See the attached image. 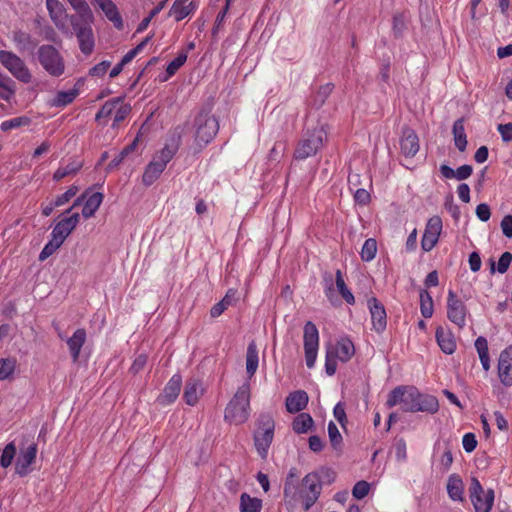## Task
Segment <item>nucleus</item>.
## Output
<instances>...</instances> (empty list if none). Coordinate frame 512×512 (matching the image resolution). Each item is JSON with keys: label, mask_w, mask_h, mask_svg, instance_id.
I'll return each instance as SVG.
<instances>
[{"label": "nucleus", "mask_w": 512, "mask_h": 512, "mask_svg": "<svg viewBox=\"0 0 512 512\" xmlns=\"http://www.w3.org/2000/svg\"><path fill=\"white\" fill-rule=\"evenodd\" d=\"M386 405L388 408L399 405L403 412H426L434 414L439 409L435 396L422 394L414 386H397L388 395Z\"/></svg>", "instance_id": "obj_1"}, {"label": "nucleus", "mask_w": 512, "mask_h": 512, "mask_svg": "<svg viewBox=\"0 0 512 512\" xmlns=\"http://www.w3.org/2000/svg\"><path fill=\"white\" fill-rule=\"evenodd\" d=\"M181 132L179 127L175 128L164 147L153 155L152 160L145 167L142 175V183L145 186L149 187L155 183L165 170L167 164L176 155L181 144Z\"/></svg>", "instance_id": "obj_2"}, {"label": "nucleus", "mask_w": 512, "mask_h": 512, "mask_svg": "<svg viewBox=\"0 0 512 512\" xmlns=\"http://www.w3.org/2000/svg\"><path fill=\"white\" fill-rule=\"evenodd\" d=\"M250 384L245 382L238 387L233 397L228 402L224 411L225 422L233 425H241L250 417Z\"/></svg>", "instance_id": "obj_3"}, {"label": "nucleus", "mask_w": 512, "mask_h": 512, "mask_svg": "<svg viewBox=\"0 0 512 512\" xmlns=\"http://www.w3.org/2000/svg\"><path fill=\"white\" fill-rule=\"evenodd\" d=\"M326 137L327 133L323 125L306 131L296 145L293 154L294 158L296 160H305L316 155L322 149Z\"/></svg>", "instance_id": "obj_4"}, {"label": "nucleus", "mask_w": 512, "mask_h": 512, "mask_svg": "<svg viewBox=\"0 0 512 512\" xmlns=\"http://www.w3.org/2000/svg\"><path fill=\"white\" fill-rule=\"evenodd\" d=\"M275 421L269 413H262L257 419V429L254 432V446L261 459L268 456L274 438Z\"/></svg>", "instance_id": "obj_5"}, {"label": "nucleus", "mask_w": 512, "mask_h": 512, "mask_svg": "<svg viewBox=\"0 0 512 512\" xmlns=\"http://www.w3.org/2000/svg\"><path fill=\"white\" fill-rule=\"evenodd\" d=\"M195 127V152H199L214 139L219 130V123L214 116L201 112L195 118Z\"/></svg>", "instance_id": "obj_6"}, {"label": "nucleus", "mask_w": 512, "mask_h": 512, "mask_svg": "<svg viewBox=\"0 0 512 512\" xmlns=\"http://www.w3.org/2000/svg\"><path fill=\"white\" fill-rule=\"evenodd\" d=\"M38 60L43 69L53 77H60L65 71V63L60 52L50 44L38 48Z\"/></svg>", "instance_id": "obj_7"}, {"label": "nucleus", "mask_w": 512, "mask_h": 512, "mask_svg": "<svg viewBox=\"0 0 512 512\" xmlns=\"http://www.w3.org/2000/svg\"><path fill=\"white\" fill-rule=\"evenodd\" d=\"M93 21L94 17L90 19L70 18L69 21L78 40L79 48L85 55L92 54L95 46V38L92 30Z\"/></svg>", "instance_id": "obj_8"}, {"label": "nucleus", "mask_w": 512, "mask_h": 512, "mask_svg": "<svg viewBox=\"0 0 512 512\" xmlns=\"http://www.w3.org/2000/svg\"><path fill=\"white\" fill-rule=\"evenodd\" d=\"M322 491L321 479L318 473H308L298 488L299 498L302 500L303 508L308 511L318 500Z\"/></svg>", "instance_id": "obj_9"}, {"label": "nucleus", "mask_w": 512, "mask_h": 512, "mask_svg": "<svg viewBox=\"0 0 512 512\" xmlns=\"http://www.w3.org/2000/svg\"><path fill=\"white\" fill-rule=\"evenodd\" d=\"M0 63L19 81L29 83L32 74L25 62L15 53L7 50H0Z\"/></svg>", "instance_id": "obj_10"}, {"label": "nucleus", "mask_w": 512, "mask_h": 512, "mask_svg": "<svg viewBox=\"0 0 512 512\" xmlns=\"http://www.w3.org/2000/svg\"><path fill=\"white\" fill-rule=\"evenodd\" d=\"M303 345L306 365L308 368H313L319 349V331L312 321H307L304 325Z\"/></svg>", "instance_id": "obj_11"}, {"label": "nucleus", "mask_w": 512, "mask_h": 512, "mask_svg": "<svg viewBox=\"0 0 512 512\" xmlns=\"http://www.w3.org/2000/svg\"><path fill=\"white\" fill-rule=\"evenodd\" d=\"M470 499L476 512H490L494 503V491L483 490L480 482L473 478L470 485Z\"/></svg>", "instance_id": "obj_12"}, {"label": "nucleus", "mask_w": 512, "mask_h": 512, "mask_svg": "<svg viewBox=\"0 0 512 512\" xmlns=\"http://www.w3.org/2000/svg\"><path fill=\"white\" fill-rule=\"evenodd\" d=\"M467 308L464 302L456 295L453 290L448 291L447 295V317L448 319L462 329L466 325Z\"/></svg>", "instance_id": "obj_13"}, {"label": "nucleus", "mask_w": 512, "mask_h": 512, "mask_svg": "<svg viewBox=\"0 0 512 512\" xmlns=\"http://www.w3.org/2000/svg\"><path fill=\"white\" fill-rule=\"evenodd\" d=\"M442 219L440 216H433L428 219L421 239V247L425 252L431 251L438 243L442 231Z\"/></svg>", "instance_id": "obj_14"}, {"label": "nucleus", "mask_w": 512, "mask_h": 512, "mask_svg": "<svg viewBox=\"0 0 512 512\" xmlns=\"http://www.w3.org/2000/svg\"><path fill=\"white\" fill-rule=\"evenodd\" d=\"M181 386V375L174 374L165 385L163 393L157 397V402L162 406L174 403L180 394Z\"/></svg>", "instance_id": "obj_15"}, {"label": "nucleus", "mask_w": 512, "mask_h": 512, "mask_svg": "<svg viewBox=\"0 0 512 512\" xmlns=\"http://www.w3.org/2000/svg\"><path fill=\"white\" fill-rule=\"evenodd\" d=\"M372 327L377 333H382L387 326V314L384 306L375 298L368 300Z\"/></svg>", "instance_id": "obj_16"}, {"label": "nucleus", "mask_w": 512, "mask_h": 512, "mask_svg": "<svg viewBox=\"0 0 512 512\" xmlns=\"http://www.w3.org/2000/svg\"><path fill=\"white\" fill-rule=\"evenodd\" d=\"M400 151L406 158L414 157L419 151V138L416 132L411 128H404L399 141Z\"/></svg>", "instance_id": "obj_17"}, {"label": "nucleus", "mask_w": 512, "mask_h": 512, "mask_svg": "<svg viewBox=\"0 0 512 512\" xmlns=\"http://www.w3.org/2000/svg\"><path fill=\"white\" fill-rule=\"evenodd\" d=\"M80 221L79 213L75 212L69 217L61 219L53 228L51 236L64 243L66 238L73 232Z\"/></svg>", "instance_id": "obj_18"}, {"label": "nucleus", "mask_w": 512, "mask_h": 512, "mask_svg": "<svg viewBox=\"0 0 512 512\" xmlns=\"http://www.w3.org/2000/svg\"><path fill=\"white\" fill-rule=\"evenodd\" d=\"M46 7L55 26L62 32H67V19L70 16L67 15L63 4L59 0H46Z\"/></svg>", "instance_id": "obj_19"}, {"label": "nucleus", "mask_w": 512, "mask_h": 512, "mask_svg": "<svg viewBox=\"0 0 512 512\" xmlns=\"http://www.w3.org/2000/svg\"><path fill=\"white\" fill-rule=\"evenodd\" d=\"M498 376L505 386H512V345L504 349L498 361Z\"/></svg>", "instance_id": "obj_20"}, {"label": "nucleus", "mask_w": 512, "mask_h": 512, "mask_svg": "<svg viewBox=\"0 0 512 512\" xmlns=\"http://www.w3.org/2000/svg\"><path fill=\"white\" fill-rule=\"evenodd\" d=\"M327 351L332 352V355L339 361L346 363L354 356L355 347L349 338L342 337L335 345L328 347Z\"/></svg>", "instance_id": "obj_21"}, {"label": "nucleus", "mask_w": 512, "mask_h": 512, "mask_svg": "<svg viewBox=\"0 0 512 512\" xmlns=\"http://www.w3.org/2000/svg\"><path fill=\"white\" fill-rule=\"evenodd\" d=\"M36 455L37 446L34 443L21 451L15 467V471L19 476H26L30 472L29 467L35 461Z\"/></svg>", "instance_id": "obj_22"}, {"label": "nucleus", "mask_w": 512, "mask_h": 512, "mask_svg": "<svg viewBox=\"0 0 512 512\" xmlns=\"http://www.w3.org/2000/svg\"><path fill=\"white\" fill-rule=\"evenodd\" d=\"M435 338L443 353L451 355L455 352L457 348L456 339L450 329L439 326L436 329Z\"/></svg>", "instance_id": "obj_23"}, {"label": "nucleus", "mask_w": 512, "mask_h": 512, "mask_svg": "<svg viewBox=\"0 0 512 512\" xmlns=\"http://www.w3.org/2000/svg\"><path fill=\"white\" fill-rule=\"evenodd\" d=\"M203 393L202 382L199 379L190 378L186 381L183 399L187 405L195 406Z\"/></svg>", "instance_id": "obj_24"}, {"label": "nucleus", "mask_w": 512, "mask_h": 512, "mask_svg": "<svg viewBox=\"0 0 512 512\" xmlns=\"http://www.w3.org/2000/svg\"><path fill=\"white\" fill-rule=\"evenodd\" d=\"M87 340L86 330L83 328L77 329L71 337L66 340L70 356L73 362H77L80 356L82 347Z\"/></svg>", "instance_id": "obj_25"}, {"label": "nucleus", "mask_w": 512, "mask_h": 512, "mask_svg": "<svg viewBox=\"0 0 512 512\" xmlns=\"http://www.w3.org/2000/svg\"><path fill=\"white\" fill-rule=\"evenodd\" d=\"M308 395L303 390H297L290 393L286 398V409L289 413H298L306 408L308 404Z\"/></svg>", "instance_id": "obj_26"}, {"label": "nucleus", "mask_w": 512, "mask_h": 512, "mask_svg": "<svg viewBox=\"0 0 512 512\" xmlns=\"http://www.w3.org/2000/svg\"><path fill=\"white\" fill-rule=\"evenodd\" d=\"M96 3L117 29L123 28L122 17L112 0H96Z\"/></svg>", "instance_id": "obj_27"}, {"label": "nucleus", "mask_w": 512, "mask_h": 512, "mask_svg": "<svg viewBox=\"0 0 512 512\" xmlns=\"http://www.w3.org/2000/svg\"><path fill=\"white\" fill-rule=\"evenodd\" d=\"M299 475H300L299 470L296 467L290 468V470L287 474V477L285 479L284 489H283L284 497L286 499L289 498L290 500H293V501L296 500L297 495H298V487H299V484H298Z\"/></svg>", "instance_id": "obj_28"}, {"label": "nucleus", "mask_w": 512, "mask_h": 512, "mask_svg": "<svg viewBox=\"0 0 512 512\" xmlns=\"http://www.w3.org/2000/svg\"><path fill=\"white\" fill-rule=\"evenodd\" d=\"M83 167L82 161L78 159H72L68 163L63 164L58 167V169L53 174V180L58 182L65 177L76 175Z\"/></svg>", "instance_id": "obj_29"}, {"label": "nucleus", "mask_w": 512, "mask_h": 512, "mask_svg": "<svg viewBox=\"0 0 512 512\" xmlns=\"http://www.w3.org/2000/svg\"><path fill=\"white\" fill-rule=\"evenodd\" d=\"M447 492L453 501H463L464 484L457 474H452L448 478Z\"/></svg>", "instance_id": "obj_30"}, {"label": "nucleus", "mask_w": 512, "mask_h": 512, "mask_svg": "<svg viewBox=\"0 0 512 512\" xmlns=\"http://www.w3.org/2000/svg\"><path fill=\"white\" fill-rule=\"evenodd\" d=\"M104 195L100 192H94L91 195L86 197L84 202V206L82 209V215L85 219L91 218L94 216L98 208L100 207L103 201Z\"/></svg>", "instance_id": "obj_31"}, {"label": "nucleus", "mask_w": 512, "mask_h": 512, "mask_svg": "<svg viewBox=\"0 0 512 512\" xmlns=\"http://www.w3.org/2000/svg\"><path fill=\"white\" fill-rule=\"evenodd\" d=\"M198 5L195 1H190L185 4H173L170 8L169 15L173 16L177 22H180L187 16L194 14Z\"/></svg>", "instance_id": "obj_32"}, {"label": "nucleus", "mask_w": 512, "mask_h": 512, "mask_svg": "<svg viewBox=\"0 0 512 512\" xmlns=\"http://www.w3.org/2000/svg\"><path fill=\"white\" fill-rule=\"evenodd\" d=\"M455 146L459 151L463 152L467 147V136L464 127V118L457 119L452 127Z\"/></svg>", "instance_id": "obj_33"}, {"label": "nucleus", "mask_w": 512, "mask_h": 512, "mask_svg": "<svg viewBox=\"0 0 512 512\" xmlns=\"http://www.w3.org/2000/svg\"><path fill=\"white\" fill-rule=\"evenodd\" d=\"M259 356L255 342H250L246 352V372L249 378L253 377L258 369Z\"/></svg>", "instance_id": "obj_34"}, {"label": "nucleus", "mask_w": 512, "mask_h": 512, "mask_svg": "<svg viewBox=\"0 0 512 512\" xmlns=\"http://www.w3.org/2000/svg\"><path fill=\"white\" fill-rule=\"evenodd\" d=\"M12 40L20 52L33 49L36 46V42L32 36L22 30L14 31Z\"/></svg>", "instance_id": "obj_35"}, {"label": "nucleus", "mask_w": 512, "mask_h": 512, "mask_svg": "<svg viewBox=\"0 0 512 512\" xmlns=\"http://www.w3.org/2000/svg\"><path fill=\"white\" fill-rule=\"evenodd\" d=\"M335 286L343 298V300L349 304L354 305L355 304V297L351 290L348 288V286L345 283L344 276L341 272V270H337L335 273Z\"/></svg>", "instance_id": "obj_36"}, {"label": "nucleus", "mask_w": 512, "mask_h": 512, "mask_svg": "<svg viewBox=\"0 0 512 512\" xmlns=\"http://www.w3.org/2000/svg\"><path fill=\"white\" fill-rule=\"evenodd\" d=\"M79 91L76 88H73L68 91H58L53 99L51 100V106L54 107H65L71 104L75 98L78 96Z\"/></svg>", "instance_id": "obj_37"}, {"label": "nucleus", "mask_w": 512, "mask_h": 512, "mask_svg": "<svg viewBox=\"0 0 512 512\" xmlns=\"http://www.w3.org/2000/svg\"><path fill=\"white\" fill-rule=\"evenodd\" d=\"M240 512H261L262 500L251 497L248 493H242L240 496Z\"/></svg>", "instance_id": "obj_38"}, {"label": "nucleus", "mask_w": 512, "mask_h": 512, "mask_svg": "<svg viewBox=\"0 0 512 512\" xmlns=\"http://www.w3.org/2000/svg\"><path fill=\"white\" fill-rule=\"evenodd\" d=\"M313 418L308 413L298 414L292 422L293 431L297 434L307 433L313 426Z\"/></svg>", "instance_id": "obj_39"}, {"label": "nucleus", "mask_w": 512, "mask_h": 512, "mask_svg": "<svg viewBox=\"0 0 512 512\" xmlns=\"http://www.w3.org/2000/svg\"><path fill=\"white\" fill-rule=\"evenodd\" d=\"M17 367V359L15 357H7L0 359V381L11 380Z\"/></svg>", "instance_id": "obj_40"}, {"label": "nucleus", "mask_w": 512, "mask_h": 512, "mask_svg": "<svg viewBox=\"0 0 512 512\" xmlns=\"http://www.w3.org/2000/svg\"><path fill=\"white\" fill-rule=\"evenodd\" d=\"M475 348L478 352L483 369L485 371H488L490 368V358H489L488 342H487L486 338L479 336L475 340Z\"/></svg>", "instance_id": "obj_41"}, {"label": "nucleus", "mask_w": 512, "mask_h": 512, "mask_svg": "<svg viewBox=\"0 0 512 512\" xmlns=\"http://www.w3.org/2000/svg\"><path fill=\"white\" fill-rule=\"evenodd\" d=\"M72 8L76 11V15H71L70 18H93V12L85 0H67Z\"/></svg>", "instance_id": "obj_42"}, {"label": "nucleus", "mask_w": 512, "mask_h": 512, "mask_svg": "<svg viewBox=\"0 0 512 512\" xmlns=\"http://www.w3.org/2000/svg\"><path fill=\"white\" fill-rule=\"evenodd\" d=\"M324 294L331 305L337 306L339 304L336 290L333 283V277L330 273H325L323 276Z\"/></svg>", "instance_id": "obj_43"}, {"label": "nucleus", "mask_w": 512, "mask_h": 512, "mask_svg": "<svg viewBox=\"0 0 512 512\" xmlns=\"http://www.w3.org/2000/svg\"><path fill=\"white\" fill-rule=\"evenodd\" d=\"M121 103L122 97H116L106 101L104 105L101 107V109L97 112L95 120L100 121L103 118L109 117L110 115H112L117 106Z\"/></svg>", "instance_id": "obj_44"}, {"label": "nucleus", "mask_w": 512, "mask_h": 512, "mask_svg": "<svg viewBox=\"0 0 512 512\" xmlns=\"http://www.w3.org/2000/svg\"><path fill=\"white\" fill-rule=\"evenodd\" d=\"M30 123L31 119L29 117L19 116L3 121L0 125V128L3 132H8L12 129L28 126Z\"/></svg>", "instance_id": "obj_45"}, {"label": "nucleus", "mask_w": 512, "mask_h": 512, "mask_svg": "<svg viewBox=\"0 0 512 512\" xmlns=\"http://www.w3.org/2000/svg\"><path fill=\"white\" fill-rule=\"evenodd\" d=\"M376 253L377 241L374 238L365 240L360 252L361 259L365 262H370L375 258Z\"/></svg>", "instance_id": "obj_46"}, {"label": "nucleus", "mask_w": 512, "mask_h": 512, "mask_svg": "<svg viewBox=\"0 0 512 512\" xmlns=\"http://www.w3.org/2000/svg\"><path fill=\"white\" fill-rule=\"evenodd\" d=\"M433 299L429 292L422 290L420 292V310L424 318H431L433 315Z\"/></svg>", "instance_id": "obj_47"}, {"label": "nucleus", "mask_w": 512, "mask_h": 512, "mask_svg": "<svg viewBox=\"0 0 512 512\" xmlns=\"http://www.w3.org/2000/svg\"><path fill=\"white\" fill-rule=\"evenodd\" d=\"M16 455V446L14 442L8 443L4 449L2 450V454L0 457V465L3 468H8Z\"/></svg>", "instance_id": "obj_48"}, {"label": "nucleus", "mask_w": 512, "mask_h": 512, "mask_svg": "<svg viewBox=\"0 0 512 512\" xmlns=\"http://www.w3.org/2000/svg\"><path fill=\"white\" fill-rule=\"evenodd\" d=\"M63 243L60 242L58 239L51 236V239L46 243L44 248L39 254V260L44 261L51 255H53L62 245Z\"/></svg>", "instance_id": "obj_49"}, {"label": "nucleus", "mask_w": 512, "mask_h": 512, "mask_svg": "<svg viewBox=\"0 0 512 512\" xmlns=\"http://www.w3.org/2000/svg\"><path fill=\"white\" fill-rule=\"evenodd\" d=\"M333 89L334 85L332 83H326L325 85L320 86L315 95L314 104L317 107H321L325 103L326 99L330 96Z\"/></svg>", "instance_id": "obj_50"}, {"label": "nucleus", "mask_w": 512, "mask_h": 512, "mask_svg": "<svg viewBox=\"0 0 512 512\" xmlns=\"http://www.w3.org/2000/svg\"><path fill=\"white\" fill-rule=\"evenodd\" d=\"M150 39V36L145 37L137 46L129 50L121 60L122 65L130 63L145 48Z\"/></svg>", "instance_id": "obj_51"}, {"label": "nucleus", "mask_w": 512, "mask_h": 512, "mask_svg": "<svg viewBox=\"0 0 512 512\" xmlns=\"http://www.w3.org/2000/svg\"><path fill=\"white\" fill-rule=\"evenodd\" d=\"M187 60V54L185 52L179 53L168 65L166 68V73L168 77L173 76L178 69L184 65Z\"/></svg>", "instance_id": "obj_52"}, {"label": "nucleus", "mask_w": 512, "mask_h": 512, "mask_svg": "<svg viewBox=\"0 0 512 512\" xmlns=\"http://www.w3.org/2000/svg\"><path fill=\"white\" fill-rule=\"evenodd\" d=\"M328 435L331 442V445L334 449H338L342 443V436L336 426V424L332 421L328 424Z\"/></svg>", "instance_id": "obj_53"}, {"label": "nucleus", "mask_w": 512, "mask_h": 512, "mask_svg": "<svg viewBox=\"0 0 512 512\" xmlns=\"http://www.w3.org/2000/svg\"><path fill=\"white\" fill-rule=\"evenodd\" d=\"M114 111H115V116H114L113 126H116L127 118V116L131 112V106L129 104H125L122 101V103L119 104Z\"/></svg>", "instance_id": "obj_54"}, {"label": "nucleus", "mask_w": 512, "mask_h": 512, "mask_svg": "<svg viewBox=\"0 0 512 512\" xmlns=\"http://www.w3.org/2000/svg\"><path fill=\"white\" fill-rule=\"evenodd\" d=\"M78 191V186L71 185L63 194L56 197L55 205H58V207L65 205L77 194Z\"/></svg>", "instance_id": "obj_55"}, {"label": "nucleus", "mask_w": 512, "mask_h": 512, "mask_svg": "<svg viewBox=\"0 0 512 512\" xmlns=\"http://www.w3.org/2000/svg\"><path fill=\"white\" fill-rule=\"evenodd\" d=\"M369 490H370L369 483L367 481L361 480V481H358L354 485V487L352 489V495L356 499H363L364 497H366L368 495Z\"/></svg>", "instance_id": "obj_56"}, {"label": "nucleus", "mask_w": 512, "mask_h": 512, "mask_svg": "<svg viewBox=\"0 0 512 512\" xmlns=\"http://www.w3.org/2000/svg\"><path fill=\"white\" fill-rule=\"evenodd\" d=\"M440 465L444 471H448L453 463V455L448 444L444 445L442 455L440 457Z\"/></svg>", "instance_id": "obj_57"}, {"label": "nucleus", "mask_w": 512, "mask_h": 512, "mask_svg": "<svg viewBox=\"0 0 512 512\" xmlns=\"http://www.w3.org/2000/svg\"><path fill=\"white\" fill-rule=\"evenodd\" d=\"M111 66V62L110 61H102L96 65H94L90 70H89V75L90 76H93V77H102L106 74V72L108 71L109 67Z\"/></svg>", "instance_id": "obj_58"}, {"label": "nucleus", "mask_w": 512, "mask_h": 512, "mask_svg": "<svg viewBox=\"0 0 512 512\" xmlns=\"http://www.w3.org/2000/svg\"><path fill=\"white\" fill-rule=\"evenodd\" d=\"M462 445H463V449L467 453L473 452L477 447V440H476L475 434L470 433V432L464 434V436L462 438Z\"/></svg>", "instance_id": "obj_59"}, {"label": "nucleus", "mask_w": 512, "mask_h": 512, "mask_svg": "<svg viewBox=\"0 0 512 512\" xmlns=\"http://www.w3.org/2000/svg\"><path fill=\"white\" fill-rule=\"evenodd\" d=\"M511 262H512V254L508 251L504 252L498 260L497 271L500 274H504L505 272H507Z\"/></svg>", "instance_id": "obj_60"}, {"label": "nucleus", "mask_w": 512, "mask_h": 512, "mask_svg": "<svg viewBox=\"0 0 512 512\" xmlns=\"http://www.w3.org/2000/svg\"><path fill=\"white\" fill-rule=\"evenodd\" d=\"M337 358L332 355V352L326 350L325 357V371L327 375L333 376L337 370Z\"/></svg>", "instance_id": "obj_61"}, {"label": "nucleus", "mask_w": 512, "mask_h": 512, "mask_svg": "<svg viewBox=\"0 0 512 512\" xmlns=\"http://www.w3.org/2000/svg\"><path fill=\"white\" fill-rule=\"evenodd\" d=\"M334 417L337 419V421L341 424L342 427H345V424L347 422L346 412L344 404L339 402L334 406L333 409Z\"/></svg>", "instance_id": "obj_62"}, {"label": "nucleus", "mask_w": 512, "mask_h": 512, "mask_svg": "<svg viewBox=\"0 0 512 512\" xmlns=\"http://www.w3.org/2000/svg\"><path fill=\"white\" fill-rule=\"evenodd\" d=\"M497 130L504 142L512 140V123L499 124Z\"/></svg>", "instance_id": "obj_63"}, {"label": "nucleus", "mask_w": 512, "mask_h": 512, "mask_svg": "<svg viewBox=\"0 0 512 512\" xmlns=\"http://www.w3.org/2000/svg\"><path fill=\"white\" fill-rule=\"evenodd\" d=\"M500 226L502 229V233L506 237L512 238V216L511 215L504 216V218L501 221Z\"/></svg>", "instance_id": "obj_64"}]
</instances>
